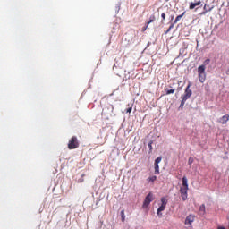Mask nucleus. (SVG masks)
<instances>
[{"label": "nucleus", "mask_w": 229, "mask_h": 229, "mask_svg": "<svg viewBox=\"0 0 229 229\" xmlns=\"http://www.w3.org/2000/svg\"><path fill=\"white\" fill-rule=\"evenodd\" d=\"M191 96H192V90L191 89V84H189L184 91V95L182 96V103L187 101Z\"/></svg>", "instance_id": "nucleus-4"}, {"label": "nucleus", "mask_w": 229, "mask_h": 229, "mask_svg": "<svg viewBox=\"0 0 229 229\" xmlns=\"http://www.w3.org/2000/svg\"><path fill=\"white\" fill-rule=\"evenodd\" d=\"M148 147L149 148V151L152 152L153 151V140H150L148 142Z\"/></svg>", "instance_id": "nucleus-17"}, {"label": "nucleus", "mask_w": 229, "mask_h": 229, "mask_svg": "<svg viewBox=\"0 0 229 229\" xmlns=\"http://www.w3.org/2000/svg\"><path fill=\"white\" fill-rule=\"evenodd\" d=\"M173 28H174V22H173L170 27H169V30H173Z\"/></svg>", "instance_id": "nucleus-22"}, {"label": "nucleus", "mask_w": 229, "mask_h": 229, "mask_svg": "<svg viewBox=\"0 0 229 229\" xmlns=\"http://www.w3.org/2000/svg\"><path fill=\"white\" fill-rule=\"evenodd\" d=\"M206 69L207 67H205V64L198 67L199 80L200 83H205V80H207V72H205Z\"/></svg>", "instance_id": "nucleus-1"}, {"label": "nucleus", "mask_w": 229, "mask_h": 229, "mask_svg": "<svg viewBox=\"0 0 229 229\" xmlns=\"http://www.w3.org/2000/svg\"><path fill=\"white\" fill-rule=\"evenodd\" d=\"M195 216L194 215H189L186 219L184 224L185 225H192V223H194V219H195Z\"/></svg>", "instance_id": "nucleus-8"}, {"label": "nucleus", "mask_w": 229, "mask_h": 229, "mask_svg": "<svg viewBox=\"0 0 229 229\" xmlns=\"http://www.w3.org/2000/svg\"><path fill=\"white\" fill-rule=\"evenodd\" d=\"M174 19V16H172V21Z\"/></svg>", "instance_id": "nucleus-28"}, {"label": "nucleus", "mask_w": 229, "mask_h": 229, "mask_svg": "<svg viewBox=\"0 0 229 229\" xmlns=\"http://www.w3.org/2000/svg\"><path fill=\"white\" fill-rule=\"evenodd\" d=\"M151 201H153V193L149 192L143 202V208H148V207H149V204L151 203Z\"/></svg>", "instance_id": "nucleus-5"}, {"label": "nucleus", "mask_w": 229, "mask_h": 229, "mask_svg": "<svg viewBox=\"0 0 229 229\" xmlns=\"http://www.w3.org/2000/svg\"><path fill=\"white\" fill-rule=\"evenodd\" d=\"M120 214H121L122 223H124L126 221V215H124V209H123Z\"/></svg>", "instance_id": "nucleus-16"}, {"label": "nucleus", "mask_w": 229, "mask_h": 229, "mask_svg": "<svg viewBox=\"0 0 229 229\" xmlns=\"http://www.w3.org/2000/svg\"><path fill=\"white\" fill-rule=\"evenodd\" d=\"M155 21H157V17H155V14H152L149 17V21L147 22V26H149L151 24V22H155Z\"/></svg>", "instance_id": "nucleus-13"}, {"label": "nucleus", "mask_w": 229, "mask_h": 229, "mask_svg": "<svg viewBox=\"0 0 229 229\" xmlns=\"http://www.w3.org/2000/svg\"><path fill=\"white\" fill-rule=\"evenodd\" d=\"M146 30H148V26H146V27L143 29V31H146Z\"/></svg>", "instance_id": "nucleus-25"}, {"label": "nucleus", "mask_w": 229, "mask_h": 229, "mask_svg": "<svg viewBox=\"0 0 229 229\" xmlns=\"http://www.w3.org/2000/svg\"><path fill=\"white\" fill-rule=\"evenodd\" d=\"M183 105H185V102H183V103L181 102V106H183Z\"/></svg>", "instance_id": "nucleus-26"}, {"label": "nucleus", "mask_w": 229, "mask_h": 229, "mask_svg": "<svg viewBox=\"0 0 229 229\" xmlns=\"http://www.w3.org/2000/svg\"><path fill=\"white\" fill-rule=\"evenodd\" d=\"M188 163L191 165V164H192V158L190 157Z\"/></svg>", "instance_id": "nucleus-23"}, {"label": "nucleus", "mask_w": 229, "mask_h": 229, "mask_svg": "<svg viewBox=\"0 0 229 229\" xmlns=\"http://www.w3.org/2000/svg\"><path fill=\"white\" fill-rule=\"evenodd\" d=\"M189 191V188H180L181 197L182 201H187V191Z\"/></svg>", "instance_id": "nucleus-7"}, {"label": "nucleus", "mask_w": 229, "mask_h": 229, "mask_svg": "<svg viewBox=\"0 0 229 229\" xmlns=\"http://www.w3.org/2000/svg\"><path fill=\"white\" fill-rule=\"evenodd\" d=\"M183 15H185V12H183L182 14L178 15V16L175 18V20H174V24H177V22L180 21V19H182V18L183 17Z\"/></svg>", "instance_id": "nucleus-14"}, {"label": "nucleus", "mask_w": 229, "mask_h": 229, "mask_svg": "<svg viewBox=\"0 0 229 229\" xmlns=\"http://www.w3.org/2000/svg\"><path fill=\"white\" fill-rule=\"evenodd\" d=\"M161 206L157 208V215L159 217H162V212H164V210H165V207H167V199H165V197L161 198Z\"/></svg>", "instance_id": "nucleus-3"}, {"label": "nucleus", "mask_w": 229, "mask_h": 229, "mask_svg": "<svg viewBox=\"0 0 229 229\" xmlns=\"http://www.w3.org/2000/svg\"><path fill=\"white\" fill-rule=\"evenodd\" d=\"M199 4H201V0H199L196 3L191 2V3H190L189 9L194 10L196 8V6H199Z\"/></svg>", "instance_id": "nucleus-10"}, {"label": "nucleus", "mask_w": 229, "mask_h": 229, "mask_svg": "<svg viewBox=\"0 0 229 229\" xmlns=\"http://www.w3.org/2000/svg\"><path fill=\"white\" fill-rule=\"evenodd\" d=\"M131 110H132V107H129V108L126 110V113H127V114H131Z\"/></svg>", "instance_id": "nucleus-20"}, {"label": "nucleus", "mask_w": 229, "mask_h": 229, "mask_svg": "<svg viewBox=\"0 0 229 229\" xmlns=\"http://www.w3.org/2000/svg\"><path fill=\"white\" fill-rule=\"evenodd\" d=\"M218 229H225V227H218Z\"/></svg>", "instance_id": "nucleus-27"}, {"label": "nucleus", "mask_w": 229, "mask_h": 229, "mask_svg": "<svg viewBox=\"0 0 229 229\" xmlns=\"http://www.w3.org/2000/svg\"><path fill=\"white\" fill-rule=\"evenodd\" d=\"M161 17H162L161 22H162V24H164V21H165V13H163L161 14Z\"/></svg>", "instance_id": "nucleus-19"}, {"label": "nucleus", "mask_w": 229, "mask_h": 229, "mask_svg": "<svg viewBox=\"0 0 229 229\" xmlns=\"http://www.w3.org/2000/svg\"><path fill=\"white\" fill-rule=\"evenodd\" d=\"M162 162V157H158L156 158L154 163L155 174H160V166L158 164Z\"/></svg>", "instance_id": "nucleus-6"}, {"label": "nucleus", "mask_w": 229, "mask_h": 229, "mask_svg": "<svg viewBox=\"0 0 229 229\" xmlns=\"http://www.w3.org/2000/svg\"><path fill=\"white\" fill-rule=\"evenodd\" d=\"M205 204L200 205L199 214V216H205Z\"/></svg>", "instance_id": "nucleus-12"}, {"label": "nucleus", "mask_w": 229, "mask_h": 229, "mask_svg": "<svg viewBox=\"0 0 229 229\" xmlns=\"http://www.w3.org/2000/svg\"><path fill=\"white\" fill-rule=\"evenodd\" d=\"M169 31H171V30H169V28H168V30L165 31V34L167 35V33H169Z\"/></svg>", "instance_id": "nucleus-24"}, {"label": "nucleus", "mask_w": 229, "mask_h": 229, "mask_svg": "<svg viewBox=\"0 0 229 229\" xmlns=\"http://www.w3.org/2000/svg\"><path fill=\"white\" fill-rule=\"evenodd\" d=\"M147 182H151V183H154L155 182H157V176L153 175V176L148 177L147 179Z\"/></svg>", "instance_id": "nucleus-15"}, {"label": "nucleus", "mask_w": 229, "mask_h": 229, "mask_svg": "<svg viewBox=\"0 0 229 229\" xmlns=\"http://www.w3.org/2000/svg\"><path fill=\"white\" fill-rule=\"evenodd\" d=\"M175 92V89H166V94L169 95V94H174Z\"/></svg>", "instance_id": "nucleus-18"}, {"label": "nucleus", "mask_w": 229, "mask_h": 229, "mask_svg": "<svg viewBox=\"0 0 229 229\" xmlns=\"http://www.w3.org/2000/svg\"><path fill=\"white\" fill-rule=\"evenodd\" d=\"M228 121H229V114H225L218 120V123H220V124H226Z\"/></svg>", "instance_id": "nucleus-9"}, {"label": "nucleus", "mask_w": 229, "mask_h": 229, "mask_svg": "<svg viewBox=\"0 0 229 229\" xmlns=\"http://www.w3.org/2000/svg\"><path fill=\"white\" fill-rule=\"evenodd\" d=\"M208 64H210V59H207V60L204 62V65Z\"/></svg>", "instance_id": "nucleus-21"}, {"label": "nucleus", "mask_w": 229, "mask_h": 229, "mask_svg": "<svg viewBox=\"0 0 229 229\" xmlns=\"http://www.w3.org/2000/svg\"><path fill=\"white\" fill-rule=\"evenodd\" d=\"M80 148V141H78V137L72 136L68 142V149H77Z\"/></svg>", "instance_id": "nucleus-2"}, {"label": "nucleus", "mask_w": 229, "mask_h": 229, "mask_svg": "<svg viewBox=\"0 0 229 229\" xmlns=\"http://www.w3.org/2000/svg\"><path fill=\"white\" fill-rule=\"evenodd\" d=\"M182 188L189 189V183L186 176L182 177Z\"/></svg>", "instance_id": "nucleus-11"}]
</instances>
